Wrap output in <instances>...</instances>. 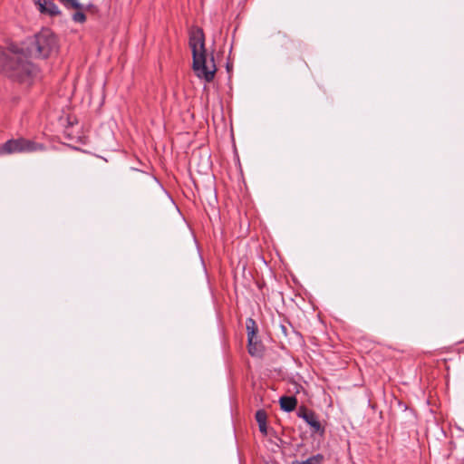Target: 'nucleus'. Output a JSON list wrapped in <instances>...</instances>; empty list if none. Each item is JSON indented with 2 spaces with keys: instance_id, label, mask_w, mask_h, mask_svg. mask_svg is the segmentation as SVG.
I'll list each match as a JSON object with an SVG mask.
<instances>
[{
  "instance_id": "f257e3e1",
  "label": "nucleus",
  "mask_w": 464,
  "mask_h": 464,
  "mask_svg": "<svg viewBox=\"0 0 464 464\" xmlns=\"http://www.w3.org/2000/svg\"><path fill=\"white\" fill-rule=\"evenodd\" d=\"M57 51L56 35L51 29L43 28L20 46L14 44L7 48L0 46V72L13 81L30 84L38 70L27 58L45 59Z\"/></svg>"
},
{
  "instance_id": "f03ea898",
  "label": "nucleus",
  "mask_w": 464,
  "mask_h": 464,
  "mask_svg": "<svg viewBox=\"0 0 464 464\" xmlns=\"http://www.w3.org/2000/svg\"><path fill=\"white\" fill-rule=\"evenodd\" d=\"M189 47L192 51V69L196 76L207 82L214 80L217 66L213 54L208 60L205 48V34L200 27L193 28L189 33Z\"/></svg>"
},
{
  "instance_id": "7ed1b4c3",
  "label": "nucleus",
  "mask_w": 464,
  "mask_h": 464,
  "mask_svg": "<svg viewBox=\"0 0 464 464\" xmlns=\"http://www.w3.org/2000/svg\"><path fill=\"white\" fill-rule=\"evenodd\" d=\"M45 146L25 138L11 139L0 144V156L14 153H30L43 151Z\"/></svg>"
},
{
  "instance_id": "20e7f679",
  "label": "nucleus",
  "mask_w": 464,
  "mask_h": 464,
  "mask_svg": "<svg viewBox=\"0 0 464 464\" xmlns=\"http://www.w3.org/2000/svg\"><path fill=\"white\" fill-rule=\"evenodd\" d=\"M297 416L303 419L311 428L313 433L324 435L325 429L322 426L316 413L305 406H300L296 412Z\"/></svg>"
},
{
  "instance_id": "39448f33",
  "label": "nucleus",
  "mask_w": 464,
  "mask_h": 464,
  "mask_svg": "<svg viewBox=\"0 0 464 464\" xmlns=\"http://www.w3.org/2000/svg\"><path fill=\"white\" fill-rule=\"evenodd\" d=\"M34 4L38 6L41 14H48L52 17L58 16L62 14L59 7L49 0H34Z\"/></svg>"
},
{
  "instance_id": "423d86ee",
  "label": "nucleus",
  "mask_w": 464,
  "mask_h": 464,
  "mask_svg": "<svg viewBox=\"0 0 464 464\" xmlns=\"http://www.w3.org/2000/svg\"><path fill=\"white\" fill-rule=\"evenodd\" d=\"M247 351L251 356H261L264 352V346L258 337L247 339Z\"/></svg>"
},
{
  "instance_id": "0eeeda50",
  "label": "nucleus",
  "mask_w": 464,
  "mask_h": 464,
  "mask_svg": "<svg viewBox=\"0 0 464 464\" xmlns=\"http://www.w3.org/2000/svg\"><path fill=\"white\" fill-rule=\"evenodd\" d=\"M255 419L258 424L259 431L263 435H267V413L264 409L256 411Z\"/></svg>"
},
{
  "instance_id": "6e6552de",
  "label": "nucleus",
  "mask_w": 464,
  "mask_h": 464,
  "mask_svg": "<svg viewBox=\"0 0 464 464\" xmlns=\"http://www.w3.org/2000/svg\"><path fill=\"white\" fill-rule=\"evenodd\" d=\"M279 404L282 411L291 412L297 406V399L295 396H282L279 399Z\"/></svg>"
},
{
  "instance_id": "1a4fd4ad",
  "label": "nucleus",
  "mask_w": 464,
  "mask_h": 464,
  "mask_svg": "<svg viewBox=\"0 0 464 464\" xmlns=\"http://www.w3.org/2000/svg\"><path fill=\"white\" fill-rule=\"evenodd\" d=\"M246 334H247V339L251 340L252 338L258 337L257 336L258 326L253 318L249 317L246 319Z\"/></svg>"
},
{
  "instance_id": "9d476101",
  "label": "nucleus",
  "mask_w": 464,
  "mask_h": 464,
  "mask_svg": "<svg viewBox=\"0 0 464 464\" xmlns=\"http://www.w3.org/2000/svg\"><path fill=\"white\" fill-rule=\"evenodd\" d=\"M279 330L281 336L285 339H289L291 334H297L288 320H284V322L279 324Z\"/></svg>"
},
{
  "instance_id": "9b49d317",
  "label": "nucleus",
  "mask_w": 464,
  "mask_h": 464,
  "mask_svg": "<svg viewBox=\"0 0 464 464\" xmlns=\"http://www.w3.org/2000/svg\"><path fill=\"white\" fill-rule=\"evenodd\" d=\"M324 461V456L321 453H317L305 460H295L292 464H323Z\"/></svg>"
},
{
  "instance_id": "f8f14e48",
  "label": "nucleus",
  "mask_w": 464,
  "mask_h": 464,
  "mask_svg": "<svg viewBox=\"0 0 464 464\" xmlns=\"http://www.w3.org/2000/svg\"><path fill=\"white\" fill-rule=\"evenodd\" d=\"M66 9L84 10L85 6L78 0H58Z\"/></svg>"
},
{
  "instance_id": "ddd939ff",
  "label": "nucleus",
  "mask_w": 464,
  "mask_h": 464,
  "mask_svg": "<svg viewBox=\"0 0 464 464\" xmlns=\"http://www.w3.org/2000/svg\"><path fill=\"white\" fill-rule=\"evenodd\" d=\"M72 19L75 23L82 24L86 21V15L83 13V10H76V12L72 14Z\"/></svg>"
},
{
  "instance_id": "4468645a",
  "label": "nucleus",
  "mask_w": 464,
  "mask_h": 464,
  "mask_svg": "<svg viewBox=\"0 0 464 464\" xmlns=\"http://www.w3.org/2000/svg\"><path fill=\"white\" fill-rule=\"evenodd\" d=\"M303 63H304V67H305V68H307V69H309V66H308V64L306 63V62H304V61Z\"/></svg>"
}]
</instances>
